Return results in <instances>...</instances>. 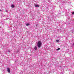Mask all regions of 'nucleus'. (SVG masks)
I'll return each mask as SVG.
<instances>
[{
	"mask_svg": "<svg viewBox=\"0 0 74 74\" xmlns=\"http://www.w3.org/2000/svg\"><path fill=\"white\" fill-rule=\"evenodd\" d=\"M42 45V43H41V42L40 41H39L37 43V46L38 48H40Z\"/></svg>",
	"mask_w": 74,
	"mask_h": 74,
	"instance_id": "f257e3e1",
	"label": "nucleus"
},
{
	"mask_svg": "<svg viewBox=\"0 0 74 74\" xmlns=\"http://www.w3.org/2000/svg\"><path fill=\"white\" fill-rule=\"evenodd\" d=\"M7 71L8 72V73H10V68H8L7 69Z\"/></svg>",
	"mask_w": 74,
	"mask_h": 74,
	"instance_id": "f03ea898",
	"label": "nucleus"
},
{
	"mask_svg": "<svg viewBox=\"0 0 74 74\" xmlns=\"http://www.w3.org/2000/svg\"><path fill=\"white\" fill-rule=\"evenodd\" d=\"M34 49L35 51H36L37 49V48L36 47H35L34 48Z\"/></svg>",
	"mask_w": 74,
	"mask_h": 74,
	"instance_id": "7ed1b4c3",
	"label": "nucleus"
},
{
	"mask_svg": "<svg viewBox=\"0 0 74 74\" xmlns=\"http://www.w3.org/2000/svg\"><path fill=\"white\" fill-rule=\"evenodd\" d=\"M11 7H12V8H14L15 6L14 5H11Z\"/></svg>",
	"mask_w": 74,
	"mask_h": 74,
	"instance_id": "20e7f679",
	"label": "nucleus"
},
{
	"mask_svg": "<svg viewBox=\"0 0 74 74\" xmlns=\"http://www.w3.org/2000/svg\"><path fill=\"white\" fill-rule=\"evenodd\" d=\"M35 7H39V5H35Z\"/></svg>",
	"mask_w": 74,
	"mask_h": 74,
	"instance_id": "39448f33",
	"label": "nucleus"
},
{
	"mask_svg": "<svg viewBox=\"0 0 74 74\" xmlns=\"http://www.w3.org/2000/svg\"><path fill=\"white\" fill-rule=\"evenodd\" d=\"M29 25H30V24L29 23H27L26 25H27V26H29Z\"/></svg>",
	"mask_w": 74,
	"mask_h": 74,
	"instance_id": "423d86ee",
	"label": "nucleus"
},
{
	"mask_svg": "<svg viewBox=\"0 0 74 74\" xmlns=\"http://www.w3.org/2000/svg\"><path fill=\"white\" fill-rule=\"evenodd\" d=\"M74 43H73L72 45V47H74Z\"/></svg>",
	"mask_w": 74,
	"mask_h": 74,
	"instance_id": "0eeeda50",
	"label": "nucleus"
},
{
	"mask_svg": "<svg viewBox=\"0 0 74 74\" xmlns=\"http://www.w3.org/2000/svg\"><path fill=\"white\" fill-rule=\"evenodd\" d=\"M57 51H59V50H60V48H58L57 49Z\"/></svg>",
	"mask_w": 74,
	"mask_h": 74,
	"instance_id": "6e6552de",
	"label": "nucleus"
},
{
	"mask_svg": "<svg viewBox=\"0 0 74 74\" xmlns=\"http://www.w3.org/2000/svg\"><path fill=\"white\" fill-rule=\"evenodd\" d=\"M8 52H9V53L10 52V50H8Z\"/></svg>",
	"mask_w": 74,
	"mask_h": 74,
	"instance_id": "1a4fd4ad",
	"label": "nucleus"
},
{
	"mask_svg": "<svg viewBox=\"0 0 74 74\" xmlns=\"http://www.w3.org/2000/svg\"><path fill=\"white\" fill-rule=\"evenodd\" d=\"M56 41L57 42H59V40H56Z\"/></svg>",
	"mask_w": 74,
	"mask_h": 74,
	"instance_id": "9d476101",
	"label": "nucleus"
},
{
	"mask_svg": "<svg viewBox=\"0 0 74 74\" xmlns=\"http://www.w3.org/2000/svg\"><path fill=\"white\" fill-rule=\"evenodd\" d=\"M74 14V12H73L72 13V14Z\"/></svg>",
	"mask_w": 74,
	"mask_h": 74,
	"instance_id": "9b49d317",
	"label": "nucleus"
},
{
	"mask_svg": "<svg viewBox=\"0 0 74 74\" xmlns=\"http://www.w3.org/2000/svg\"><path fill=\"white\" fill-rule=\"evenodd\" d=\"M6 12H8V11L7 10H6Z\"/></svg>",
	"mask_w": 74,
	"mask_h": 74,
	"instance_id": "f8f14e48",
	"label": "nucleus"
},
{
	"mask_svg": "<svg viewBox=\"0 0 74 74\" xmlns=\"http://www.w3.org/2000/svg\"><path fill=\"white\" fill-rule=\"evenodd\" d=\"M37 26H38V24H37L36 25V26L37 27Z\"/></svg>",
	"mask_w": 74,
	"mask_h": 74,
	"instance_id": "ddd939ff",
	"label": "nucleus"
},
{
	"mask_svg": "<svg viewBox=\"0 0 74 74\" xmlns=\"http://www.w3.org/2000/svg\"><path fill=\"white\" fill-rule=\"evenodd\" d=\"M3 17H4V16H4V14H3Z\"/></svg>",
	"mask_w": 74,
	"mask_h": 74,
	"instance_id": "4468645a",
	"label": "nucleus"
},
{
	"mask_svg": "<svg viewBox=\"0 0 74 74\" xmlns=\"http://www.w3.org/2000/svg\"><path fill=\"white\" fill-rule=\"evenodd\" d=\"M1 10H0V11H1Z\"/></svg>",
	"mask_w": 74,
	"mask_h": 74,
	"instance_id": "2eb2a0df",
	"label": "nucleus"
},
{
	"mask_svg": "<svg viewBox=\"0 0 74 74\" xmlns=\"http://www.w3.org/2000/svg\"><path fill=\"white\" fill-rule=\"evenodd\" d=\"M17 52H18V51H17Z\"/></svg>",
	"mask_w": 74,
	"mask_h": 74,
	"instance_id": "dca6fc26",
	"label": "nucleus"
}]
</instances>
